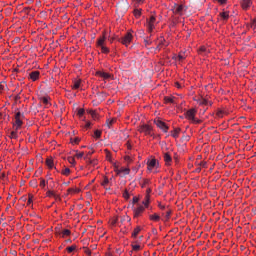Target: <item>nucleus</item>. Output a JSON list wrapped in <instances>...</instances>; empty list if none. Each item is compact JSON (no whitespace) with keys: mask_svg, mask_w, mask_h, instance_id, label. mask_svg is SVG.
<instances>
[{"mask_svg":"<svg viewBox=\"0 0 256 256\" xmlns=\"http://www.w3.org/2000/svg\"><path fill=\"white\" fill-rule=\"evenodd\" d=\"M23 119H25V114H21V112H17L15 114V121L13 123V127L16 131H19V129L23 127Z\"/></svg>","mask_w":256,"mask_h":256,"instance_id":"obj_1","label":"nucleus"},{"mask_svg":"<svg viewBox=\"0 0 256 256\" xmlns=\"http://www.w3.org/2000/svg\"><path fill=\"white\" fill-rule=\"evenodd\" d=\"M118 41L120 43H122V45H125V47H129L131 41H133V31L129 30L124 37H122L121 39H118Z\"/></svg>","mask_w":256,"mask_h":256,"instance_id":"obj_2","label":"nucleus"},{"mask_svg":"<svg viewBox=\"0 0 256 256\" xmlns=\"http://www.w3.org/2000/svg\"><path fill=\"white\" fill-rule=\"evenodd\" d=\"M196 113H197V111L195 109H190V110L186 111L185 117H186V119H189V121L199 124V123H201V120L195 119Z\"/></svg>","mask_w":256,"mask_h":256,"instance_id":"obj_3","label":"nucleus"},{"mask_svg":"<svg viewBox=\"0 0 256 256\" xmlns=\"http://www.w3.org/2000/svg\"><path fill=\"white\" fill-rule=\"evenodd\" d=\"M138 131L140 133H145L146 135H149L150 137H153V127H151V125L143 124L142 126H140Z\"/></svg>","mask_w":256,"mask_h":256,"instance_id":"obj_4","label":"nucleus"},{"mask_svg":"<svg viewBox=\"0 0 256 256\" xmlns=\"http://www.w3.org/2000/svg\"><path fill=\"white\" fill-rule=\"evenodd\" d=\"M154 123H155L156 127L161 129L164 133H167L169 131V126H167V124L165 122L157 119V120H154Z\"/></svg>","mask_w":256,"mask_h":256,"instance_id":"obj_5","label":"nucleus"},{"mask_svg":"<svg viewBox=\"0 0 256 256\" xmlns=\"http://www.w3.org/2000/svg\"><path fill=\"white\" fill-rule=\"evenodd\" d=\"M148 171H153V169H157L159 167V162L156 159H151L147 161Z\"/></svg>","mask_w":256,"mask_h":256,"instance_id":"obj_6","label":"nucleus"},{"mask_svg":"<svg viewBox=\"0 0 256 256\" xmlns=\"http://www.w3.org/2000/svg\"><path fill=\"white\" fill-rule=\"evenodd\" d=\"M144 211H145V206H143V205H140L137 208H134V210H133L134 217L135 218L141 217V215H143Z\"/></svg>","mask_w":256,"mask_h":256,"instance_id":"obj_7","label":"nucleus"},{"mask_svg":"<svg viewBox=\"0 0 256 256\" xmlns=\"http://www.w3.org/2000/svg\"><path fill=\"white\" fill-rule=\"evenodd\" d=\"M172 11L174 15H183V5L174 4Z\"/></svg>","mask_w":256,"mask_h":256,"instance_id":"obj_8","label":"nucleus"},{"mask_svg":"<svg viewBox=\"0 0 256 256\" xmlns=\"http://www.w3.org/2000/svg\"><path fill=\"white\" fill-rule=\"evenodd\" d=\"M148 32L152 33L153 29H155V16H151L147 22Z\"/></svg>","mask_w":256,"mask_h":256,"instance_id":"obj_9","label":"nucleus"},{"mask_svg":"<svg viewBox=\"0 0 256 256\" xmlns=\"http://www.w3.org/2000/svg\"><path fill=\"white\" fill-rule=\"evenodd\" d=\"M128 7L129 5H127V3H119L116 6V11H118V13H125Z\"/></svg>","mask_w":256,"mask_h":256,"instance_id":"obj_10","label":"nucleus"},{"mask_svg":"<svg viewBox=\"0 0 256 256\" xmlns=\"http://www.w3.org/2000/svg\"><path fill=\"white\" fill-rule=\"evenodd\" d=\"M240 5L242 9L247 10L253 5V2L251 0H240Z\"/></svg>","mask_w":256,"mask_h":256,"instance_id":"obj_11","label":"nucleus"},{"mask_svg":"<svg viewBox=\"0 0 256 256\" xmlns=\"http://www.w3.org/2000/svg\"><path fill=\"white\" fill-rule=\"evenodd\" d=\"M196 101L199 103V105H213V102L203 97L196 99Z\"/></svg>","mask_w":256,"mask_h":256,"instance_id":"obj_12","label":"nucleus"},{"mask_svg":"<svg viewBox=\"0 0 256 256\" xmlns=\"http://www.w3.org/2000/svg\"><path fill=\"white\" fill-rule=\"evenodd\" d=\"M115 172L117 173V175H121V173H123V175H129V173H131V169L120 168V169H116Z\"/></svg>","mask_w":256,"mask_h":256,"instance_id":"obj_13","label":"nucleus"},{"mask_svg":"<svg viewBox=\"0 0 256 256\" xmlns=\"http://www.w3.org/2000/svg\"><path fill=\"white\" fill-rule=\"evenodd\" d=\"M170 133L171 137H173L174 139H179V133H181V128H174V130Z\"/></svg>","mask_w":256,"mask_h":256,"instance_id":"obj_14","label":"nucleus"},{"mask_svg":"<svg viewBox=\"0 0 256 256\" xmlns=\"http://www.w3.org/2000/svg\"><path fill=\"white\" fill-rule=\"evenodd\" d=\"M40 72L39 71H33L29 74V77L32 81H37L39 79Z\"/></svg>","mask_w":256,"mask_h":256,"instance_id":"obj_15","label":"nucleus"},{"mask_svg":"<svg viewBox=\"0 0 256 256\" xmlns=\"http://www.w3.org/2000/svg\"><path fill=\"white\" fill-rule=\"evenodd\" d=\"M164 161L166 165H171V162L173 161V158H171V154L169 153H164Z\"/></svg>","mask_w":256,"mask_h":256,"instance_id":"obj_16","label":"nucleus"},{"mask_svg":"<svg viewBox=\"0 0 256 256\" xmlns=\"http://www.w3.org/2000/svg\"><path fill=\"white\" fill-rule=\"evenodd\" d=\"M105 35L97 39V47H104L105 46Z\"/></svg>","mask_w":256,"mask_h":256,"instance_id":"obj_17","label":"nucleus"},{"mask_svg":"<svg viewBox=\"0 0 256 256\" xmlns=\"http://www.w3.org/2000/svg\"><path fill=\"white\" fill-rule=\"evenodd\" d=\"M97 75H99V77H102L103 79H110L111 78V74L107 73V72H97Z\"/></svg>","mask_w":256,"mask_h":256,"instance_id":"obj_18","label":"nucleus"},{"mask_svg":"<svg viewBox=\"0 0 256 256\" xmlns=\"http://www.w3.org/2000/svg\"><path fill=\"white\" fill-rule=\"evenodd\" d=\"M115 123H117V119H115V118H112L111 120H106V125H107V127H108V129H111V126L112 125H115Z\"/></svg>","mask_w":256,"mask_h":256,"instance_id":"obj_19","label":"nucleus"},{"mask_svg":"<svg viewBox=\"0 0 256 256\" xmlns=\"http://www.w3.org/2000/svg\"><path fill=\"white\" fill-rule=\"evenodd\" d=\"M139 233H141V227L138 226L134 229V231L132 232V237L133 239H136L137 238V235H139Z\"/></svg>","mask_w":256,"mask_h":256,"instance_id":"obj_20","label":"nucleus"},{"mask_svg":"<svg viewBox=\"0 0 256 256\" xmlns=\"http://www.w3.org/2000/svg\"><path fill=\"white\" fill-rule=\"evenodd\" d=\"M46 165H47V167H49L50 169H53V167H54V163H53V158H47L46 159Z\"/></svg>","mask_w":256,"mask_h":256,"instance_id":"obj_21","label":"nucleus"},{"mask_svg":"<svg viewBox=\"0 0 256 256\" xmlns=\"http://www.w3.org/2000/svg\"><path fill=\"white\" fill-rule=\"evenodd\" d=\"M150 221H160L161 216L159 214H152L149 216Z\"/></svg>","mask_w":256,"mask_h":256,"instance_id":"obj_22","label":"nucleus"},{"mask_svg":"<svg viewBox=\"0 0 256 256\" xmlns=\"http://www.w3.org/2000/svg\"><path fill=\"white\" fill-rule=\"evenodd\" d=\"M198 53L200 55H207V53H209V50H207L204 46L200 47V49L198 50Z\"/></svg>","mask_w":256,"mask_h":256,"instance_id":"obj_23","label":"nucleus"},{"mask_svg":"<svg viewBox=\"0 0 256 256\" xmlns=\"http://www.w3.org/2000/svg\"><path fill=\"white\" fill-rule=\"evenodd\" d=\"M224 115H227V112L223 111V110H218L216 113V117H218L219 119H222V117Z\"/></svg>","mask_w":256,"mask_h":256,"instance_id":"obj_24","label":"nucleus"},{"mask_svg":"<svg viewBox=\"0 0 256 256\" xmlns=\"http://www.w3.org/2000/svg\"><path fill=\"white\" fill-rule=\"evenodd\" d=\"M220 17L224 21H227V19H229V12H222V13H220Z\"/></svg>","mask_w":256,"mask_h":256,"instance_id":"obj_25","label":"nucleus"},{"mask_svg":"<svg viewBox=\"0 0 256 256\" xmlns=\"http://www.w3.org/2000/svg\"><path fill=\"white\" fill-rule=\"evenodd\" d=\"M71 235V230L65 229L62 231V237H69Z\"/></svg>","mask_w":256,"mask_h":256,"instance_id":"obj_26","label":"nucleus"},{"mask_svg":"<svg viewBox=\"0 0 256 256\" xmlns=\"http://www.w3.org/2000/svg\"><path fill=\"white\" fill-rule=\"evenodd\" d=\"M19 135H17V130L12 131L10 133V139H18Z\"/></svg>","mask_w":256,"mask_h":256,"instance_id":"obj_27","label":"nucleus"},{"mask_svg":"<svg viewBox=\"0 0 256 256\" xmlns=\"http://www.w3.org/2000/svg\"><path fill=\"white\" fill-rule=\"evenodd\" d=\"M81 87V80L74 81L73 89H79Z\"/></svg>","mask_w":256,"mask_h":256,"instance_id":"obj_28","label":"nucleus"},{"mask_svg":"<svg viewBox=\"0 0 256 256\" xmlns=\"http://www.w3.org/2000/svg\"><path fill=\"white\" fill-rule=\"evenodd\" d=\"M101 134H102L101 130L94 131L95 139H101Z\"/></svg>","mask_w":256,"mask_h":256,"instance_id":"obj_29","label":"nucleus"},{"mask_svg":"<svg viewBox=\"0 0 256 256\" xmlns=\"http://www.w3.org/2000/svg\"><path fill=\"white\" fill-rule=\"evenodd\" d=\"M164 101H165V103H175V98H173V97H165Z\"/></svg>","mask_w":256,"mask_h":256,"instance_id":"obj_30","label":"nucleus"},{"mask_svg":"<svg viewBox=\"0 0 256 256\" xmlns=\"http://www.w3.org/2000/svg\"><path fill=\"white\" fill-rule=\"evenodd\" d=\"M77 249V246L72 245L66 248V251H68V253H73V251H75Z\"/></svg>","mask_w":256,"mask_h":256,"instance_id":"obj_31","label":"nucleus"},{"mask_svg":"<svg viewBox=\"0 0 256 256\" xmlns=\"http://www.w3.org/2000/svg\"><path fill=\"white\" fill-rule=\"evenodd\" d=\"M134 16L136 17V19H139V17H141V9H135Z\"/></svg>","mask_w":256,"mask_h":256,"instance_id":"obj_32","label":"nucleus"},{"mask_svg":"<svg viewBox=\"0 0 256 256\" xmlns=\"http://www.w3.org/2000/svg\"><path fill=\"white\" fill-rule=\"evenodd\" d=\"M70 174H71V169L65 168L64 170H62V175H65L66 177H68V175Z\"/></svg>","mask_w":256,"mask_h":256,"instance_id":"obj_33","label":"nucleus"},{"mask_svg":"<svg viewBox=\"0 0 256 256\" xmlns=\"http://www.w3.org/2000/svg\"><path fill=\"white\" fill-rule=\"evenodd\" d=\"M77 115H78L79 117H83V115H85V109L79 108V109H78V112H77Z\"/></svg>","mask_w":256,"mask_h":256,"instance_id":"obj_34","label":"nucleus"},{"mask_svg":"<svg viewBox=\"0 0 256 256\" xmlns=\"http://www.w3.org/2000/svg\"><path fill=\"white\" fill-rule=\"evenodd\" d=\"M41 101H42V103H44V105H49V98L48 97H42Z\"/></svg>","mask_w":256,"mask_h":256,"instance_id":"obj_35","label":"nucleus"},{"mask_svg":"<svg viewBox=\"0 0 256 256\" xmlns=\"http://www.w3.org/2000/svg\"><path fill=\"white\" fill-rule=\"evenodd\" d=\"M163 215L166 217V219H171V210H167Z\"/></svg>","mask_w":256,"mask_h":256,"instance_id":"obj_36","label":"nucleus"},{"mask_svg":"<svg viewBox=\"0 0 256 256\" xmlns=\"http://www.w3.org/2000/svg\"><path fill=\"white\" fill-rule=\"evenodd\" d=\"M45 185H47V182L45 181V179H40V187L45 188Z\"/></svg>","mask_w":256,"mask_h":256,"instance_id":"obj_37","label":"nucleus"},{"mask_svg":"<svg viewBox=\"0 0 256 256\" xmlns=\"http://www.w3.org/2000/svg\"><path fill=\"white\" fill-rule=\"evenodd\" d=\"M100 48L102 53H109V48H107V46H101Z\"/></svg>","mask_w":256,"mask_h":256,"instance_id":"obj_38","label":"nucleus"},{"mask_svg":"<svg viewBox=\"0 0 256 256\" xmlns=\"http://www.w3.org/2000/svg\"><path fill=\"white\" fill-rule=\"evenodd\" d=\"M124 161H126V163H133V159L130 158V156H125Z\"/></svg>","mask_w":256,"mask_h":256,"instance_id":"obj_39","label":"nucleus"},{"mask_svg":"<svg viewBox=\"0 0 256 256\" xmlns=\"http://www.w3.org/2000/svg\"><path fill=\"white\" fill-rule=\"evenodd\" d=\"M144 208L149 207V196H146V201H143Z\"/></svg>","mask_w":256,"mask_h":256,"instance_id":"obj_40","label":"nucleus"},{"mask_svg":"<svg viewBox=\"0 0 256 256\" xmlns=\"http://www.w3.org/2000/svg\"><path fill=\"white\" fill-rule=\"evenodd\" d=\"M83 250H84V253H85L86 255H88V256L91 255V250H90L89 248L84 247Z\"/></svg>","mask_w":256,"mask_h":256,"instance_id":"obj_41","label":"nucleus"},{"mask_svg":"<svg viewBox=\"0 0 256 256\" xmlns=\"http://www.w3.org/2000/svg\"><path fill=\"white\" fill-rule=\"evenodd\" d=\"M89 113H90L92 118L97 119V112L91 110Z\"/></svg>","mask_w":256,"mask_h":256,"instance_id":"obj_42","label":"nucleus"},{"mask_svg":"<svg viewBox=\"0 0 256 256\" xmlns=\"http://www.w3.org/2000/svg\"><path fill=\"white\" fill-rule=\"evenodd\" d=\"M133 251H139L141 249V245H132Z\"/></svg>","mask_w":256,"mask_h":256,"instance_id":"obj_43","label":"nucleus"},{"mask_svg":"<svg viewBox=\"0 0 256 256\" xmlns=\"http://www.w3.org/2000/svg\"><path fill=\"white\" fill-rule=\"evenodd\" d=\"M109 185V178H104V181L102 182V186L105 187Z\"/></svg>","mask_w":256,"mask_h":256,"instance_id":"obj_44","label":"nucleus"},{"mask_svg":"<svg viewBox=\"0 0 256 256\" xmlns=\"http://www.w3.org/2000/svg\"><path fill=\"white\" fill-rule=\"evenodd\" d=\"M33 203V195L29 194L27 205H31Z\"/></svg>","mask_w":256,"mask_h":256,"instance_id":"obj_45","label":"nucleus"},{"mask_svg":"<svg viewBox=\"0 0 256 256\" xmlns=\"http://www.w3.org/2000/svg\"><path fill=\"white\" fill-rule=\"evenodd\" d=\"M84 153L83 152H77L75 157H77V159H81L83 157Z\"/></svg>","mask_w":256,"mask_h":256,"instance_id":"obj_46","label":"nucleus"},{"mask_svg":"<svg viewBox=\"0 0 256 256\" xmlns=\"http://www.w3.org/2000/svg\"><path fill=\"white\" fill-rule=\"evenodd\" d=\"M68 193H79V189H73V188H69L68 189Z\"/></svg>","mask_w":256,"mask_h":256,"instance_id":"obj_47","label":"nucleus"},{"mask_svg":"<svg viewBox=\"0 0 256 256\" xmlns=\"http://www.w3.org/2000/svg\"><path fill=\"white\" fill-rule=\"evenodd\" d=\"M124 199H129V191L125 190L123 193Z\"/></svg>","mask_w":256,"mask_h":256,"instance_id":"obj_48","label":"nucleus"},{"mask_svg":"<svg viewBox=\"0 0 256 256\" xmlns=\"http://www.w3.org/2000/svg\"><path fill=\"white\" fill-rule=\"evenodd\" d=\"M132 203H133V205H135V203H139V198L134 196L132 199Z\"/></svg>","mask_w":256,"mask_h":256,"instance_id":"obj_49","label":"nucleus"},{"mask_svg":"<svg viewBox=\"0 0 256 256\" xmlns=\"http://www.w3.org/2000/svg\"><path fill=\"white\" fill-rule=\"evenodd\" d=\"M250 27H251V29H255V27H256V21L255 20H252V22L250 23Z\"/></svg>","mask_w":256,"mask_h":256,"instance_id":"obj_50","label":"nucleus"},{"mask_svg":"<svg viewBox=\"0 0 256 256\" xmlns=\"http://www.w3.org/2000/svg\"><path fill=\"white\" fill-rule=\"evenodd\" d=\"M68 161H69V163H71V165H75V158L70 157V158H68Z\"/></svg>","mask_w":256,"mask_h":256,"instance_id":"obj_51","label":"nucleus"},{"mask_svg":"<svg viewBox=\"0 0 256 256\" xmlns=\"http://www.w3.org/2000/svg\"><path fill=\"white\" fill-rule=\"evenodd\" d=\"M31 10V8L26 7L23 9V13H25L26 15H29V11Z\"/></svg>","mask_w":256,"mask_h":256,"instance_id":"obj_52","label":"nucleus"},{"mask_svg":"<svg viewBox=\"0 0 256 256\" xmlns=\"http://www.w3.org/2000/svg\"><path fill=\"white\" fill-rule=\"evenodd\" d=\"M72 143H75V145H77V143H79V141H81V139L79 138H74V139H71Z\"/></svg>","mask_w":256,"mask_h":256,"instance_id":"obj_53","label":"nucleus"},{"mask_svg":"<svg viewBox=\"0 0 256 256\" xmlns=\"http://www.w3.org/2000/svg\"><path fill=\"white\" fill-rule=\"evenodd\" d=\"M183 59H185V55L179 54L178 55V61H183Z\"/></svg>","mask_w":256,"mask_h":256,"instance_id":"obj_54","label":"nucleus"},{"mask_svg":"<svg viewBox=\"0 0 256 256\" xmlns=\"http://www.w3.org/2000/svg\"><path fill=\"white\" fill-rule=\"evenodd\" d=\"M117 221H119V218H114L111 222V225H117Z\"/></svg>","mask_w":256,"mask_h":256,"instance_id":"obj_55","label":"nucleus"},{"mask_svg":"<svg viewBox=\"0 0 256 256\" xmlns=\"http://www.w3.org/2000/svg\"><path fill=\"white\" fill-rule=\"evenodd\" d=\"M144 43H145V45H150L151 41H149V38H146V39H144Z\"/></svg>","mask_w":256,"mask_h":256,"instance_id":"obj_56","label":"nucleus"},{"mask_svg":"<svg viewBox=\"0 0 256 256\" xmlns=\"http://www.w3.org/2000/svg\"><path fill=\"white\" fill-rule=\"evenodd\" d=\"M175 87H177V89H181V84L179 82H175Z\"/></svg>","mask_w":256,"mask_h":256,"instance_id":"obj_57","label":"nucleus"},{"mask_svg":"<svg viewBox=\"0 0 256 256\" xmlns=\"http://www.w3.org/2000/svg\"><path fill=\"white\" fill-rule=\"evenodd\" d=\"M89 127H91V122H86L85 128L89 129Z\"/></svg>","mask_w":256,"mask_h":256,"instance_id":"obj_58","label":"nucleus"},{"mask_svg":"<svg viewBox=\"0 0 256 256\" xmlns=\"http://www.w3.org/2000/svg\"><path fill=\"white\" fill-rule=\"evenodd\" d=\"M200 166H201V167H204V168L207 167V162H201V163H200Z\"/></svg>","mask_w":256,"mask_h":256,"instance_id":"obj_59","label":"nucleus"},{"mask_svg":"<svg viewBox=\"0 0 256 256\" xmlns=\"http://www.w3.org/2000/svg\"><path fill=\"white\" fill-rule=\"evenodd\" d=\"M218 3H220L221 5H224V3H227V0H218Z\"/></svg>","mask_w":256,"mask_h":256,"instance_id":"obj_60","label":"nucleus"},{"mask_svg":"<svg viewBox=\"0 0 256 256\" xmlns=\"http://www.w3.org/2000/svg\"><path fill=\"white\" fill-rule=\"evenodd\" d=\"M136 3H138V5H140V3H145V0H135Z\"/></svg>","mask_w":256,"mask_h":256,"instance_id":"obj_61","label":"nucleus"},{"mask_svg":"<svg viewBox=\"0 0 256 256\" xmlns=\"http://www.w3.org/2000/svg\"><path fill=\"white\" fill-rule=\"evenodd\" d=\"M3 89H5V85L0 84V93H1V91H3Z\"/></svg>","mask_w":256,"mask_h":256,"instance_id":"obj_62","label":"nucleus"},{"mask_svg":"<svg viewBox=\"0 0 256 256\" xmlns=\"http://www.w3.org/2000/svg\"><path fill=\"white\" fill-rule=\"evenodd\" d=\"M148 183H149V180H144L142 187H145V185H147Z\"/></svg>","mask_w":256,"mask_h":256,"instance_id":"obj_63","label":"nucleus"},{"mask_svg":"<svg viewBox=\"0 0 256 256\" xmlns=\"http://www.w3.org/2000/svg\"><path fill=\"white\" fill-rule=\"evenodd\" d=\"M159 208L162 209V210H164V209H165V206L159 204Z\"/></svg>","mask_w":256,"mask_h":256,"instance_id":"obj_64","label":"nucleus"}]
</instances>
